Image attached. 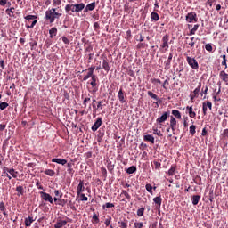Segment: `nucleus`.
<instances>
[{
  "label": "nucleus",
  "instance_id": "1",
  "mask_svg": "<svg viewBox=\"0 0 228 228\" xmlns=\"http://www.w3.org/2000/svg\"><path fill=\"white\" fill-rule=\"evenodd\" d=\"M61 15V12H56V8H51L45 12V20H47L50 24H53L56 19H60Z\"/></svg>",
  "mask_w": 228,
  "mask_h": 228
},
{
  "label": "nucleus",
  "instance_id": "2",
  "mask_svg": "<svg viewBox=\"0 0 228 228\" xmlns=\"http://www.w3.org/2000/svg\"><path fill=\"white\" fill-rule=\"evenodd\" d=\"M98 82H99V77H97V75L95 77H93V78H91L90 85L92 86V90H89V92L93 94V95H95V94L99 92V86L97 85Z\"/></svg>",
  "mask_w": 228,
  "mask_h": 228
},
{
  "label": "nucleus",
  "instance_id": "3",
  "mask_svg": "<svg viewBox=\"0 0 228 228\" xmlns=\"http://www.w3.org/2000/svg\"><path fill=\"white\" fill-rule=\"evenodd\" d=\"M185 20L189 24H192L193 22H199V18L197 17V12H188L187 15L185 16Z\"/></svg>",
  "mask_w": 228,
  "mask_h": 228
},
{
  "label": "nucleus",
  "instance_id": "4",
  "mask_svg": "<svg viewBox=\"0 0 228 228\" xmlns=\"http://www.w3.org/2000/svg\"><path fill=\"white\" fill-rule=\"evenodd\" d=\"M186 61L188 65L191 66V69H193V70H197L199 69V62H197V60H195V58L187 56Z\"/></svg>",
  "mask_w": 228,
  "mask_h": 228
},
{
  "label": "nucleus",
  "instance_id": "5",
  "mask_svg": "<svg viewBox=\"0 0 228 228\" xmlns=\"http://www.w3.org/2000/svg\"><path fill=\"white\" fill-rule=\"evenodd\" d=\"M168 117H170V111L163 112L161 117L156 119L157 124H159V126H163V123L167 122V120L168 119Z\"/></svg>",
  "mask_w": 228,
  "mask_h": 228
},
{
  "label": "nucleus",
  "instance_id": "6",
  "mask_svg": "<svg viewBox=\"0 0 228 228\" xmlns=\"http://www.w3.org/2000/svg\"><path fill=\"white\" fill-rule=\"evenodd\" d=\"M40 198L42 200H45V202H50V204H54V201L53 200V196L47 192L40 191L39 192Z\"/></svg>",
  "mask_w": 228,
  "mask_h": 228
},
{
  "label": "nucleus",
  "instance_id": "7",
  "mask_svg": "<svg viewBox=\"0 0 228 228\" xmlns=\"http://www.w3.org/2000/svg\"><path fill=\"white\" fill-rule=\"evenodd\" d=\"M118 99L121 104L127 102V96L122 88L118 93Z\"/></svg>",
  "mask_w": 228,
  "mask_h": 228
},
{
  "label": "nucleus",
  "instance_id": "8",
  "mask_svg": "<svg viewBox=\"0 0 228 228\" xmlns=\"http://www.w3.org/2000/svg\"><path fill=\"white\" fill-rule=\"evenodd\" d=\"M170 40V36L168 34H166L163 37H162V43L160 45L161 49H164L165 51H167L169 47L168 45V41Z\"/></svg>",
  "mask_w": 228,
  "mask_h": 228
},
{
  "label": "nucleus",
  "instance_id": "9",
  "mask_svg": "<svg viewBox=\"0 0 228 228\" xmlns=\"http://www.w3.org/2000/svg\"><path fill=\"white\" fill-rule=\"evenodd\" d=\"M88 72L86 74V76L84 77L83 81H88V79H93L94 77H95L96 75L94 74V71L95 70V67L92 66L90 68L87 69Z\"/></svg>",
  "mask_w": 228,
  "mask_h": 228
},
{
  "label": "nucleus",
  "instance_id": "10",
  "mask_svg": "<svg viewBox=\"0 0 228 228\" xmlns=\"http://www.w3.org/2000/svg\"><path fill=\"white\" fill-rule=\"evenodd\" d=\"M174 58V53H170L167 61H164L165 70H168L172 65V59Z\"/></svg>",
  "mask_w": 228,
  "mask_h": 228
},
{
  "label": "nucleus",
  "instance_id": "11",
  "mask_svg": "<svg viewBox=\"0 0 228 228\" xmlns=\"http://www.w3.org/2000/svg\"><path fill=\"white\" fill-rule=\"evenodd\" d=\"M170 129L173 131V134H175V130L177 129V119L174 116L170 118Z\"/></svg>",
  "mask_w": 228,
  "mask_h": 228
},
{
  "label": "nucleus",
  "instance_id": "12",
  "mask_svg": "<svg viewBox=\"0 0 228 228\" xmlns=\"http://www.w3.org/2000/svg\"><path fill=\"white\" fill-rule=\"evenodd\" d=\"M101 126H102V118H97L96 121L94 122L91 129L92 131H94V133H95V131H97V129H99Z\"/></svg>",
  "mask_w": 228,
  "mask_h": 228
},
{
  "label": "nucleus",
  "instance_id": "13",
  "mask_svg": "<svg viewBox=\"0 0 228 228\" xmlns=\"http://www.w3.org/2000/svg\"><path fill=\"white\" fill-rule=\"evenodd\" d=\"M85 191V182L83 180L79 181V183L77 187V195L79 196Z\"/></svg>",
  "mask_w": 228,
  "mask_h": 228
},
{
  "label": "nucleus",
  "instance_id": "14",
  "mask_svg": "<svg viewBox=\"0 0 228 228\" xmlns=\"http://www.w3.org/2000/svg\"><path fill=\"white\" fill-rule=\"evenodd\" d=\"M95 2H93L89 4H87L85 8H84V13H88V12H94V10H95Z\"/></svg>",
  "mask_w": 228,
  "mask_h": 228
},
{
  "label": "nucleus",
  "instance_id": "15",
  "mask_svg": "<svg viewBox=\"0 0 228 228\" xmlns=\"http://www.w3.org/2000/svg\"><path fill=\"white\" fill-rule=\"evenodd\" d=\"M65 12H66V13H69V12H72L73 13L74 12L77 13L76 4H66Z\"/></svg>",
  "mask_w": 228,
  "mask_h": 228
},
{
  "label": "nucleus",
  "instance_id": "16",
  "mask_svg": "<svg viewBox=\"0 0 228 228\" xmlns=\"http://www.w3.org/2000/svg\"><path fill=\"white\" fill-rule=\"evenodd\" d=\"M219 77L225 82V85H228V74L224 70L220 71Z\"/></svg>",
  "mask_w": 228,
  "mask_h": 228
},
{
  "label": "nucleus",
  "instance_id": "17",
  "mask_svg": "<svg viewBox=\"0 0 228 228\" xmlns=\"http://www.w3.org/2000/svg\"><path fill=\"white\" fill-rule=\"evenodd\" d=\"M65 225H67V220L58 219L56 224H54V227L61 228V227H65Z\"/></svg>",
  "mask_w": 228,
  "mask_h": 228
},
{
  "label": "nucleus",
  "instance_id": "18",
  "mask_svg": "<svg viewBox=\"0 0 228 228\" xmlns=\"http://www.w3.org/2000/svg\"><path fill=\"white\" fill-rule=\"evenodd\" d=\"M153 202L157 205V209H159L161 208V202H163V199L161 196H157L153 199Z\"/></svg>",
  "mask_w": 228,
  "mask_h": 228
},
{
  "label": "nucleus",
  "instance_id": "19",
  "mask_svg": "<svg viewBox=\"0 0 228 228\" xmlns=\"http://www.w3.org/2000/svg\"><path fill=\"white\" fill-rule=\"evenodd\" d=\"M102 69L105 72H108L110 70V62H108V58H104L102 61Z\"/></svg>",
  "mask_w": 228,
  "mask_h": 228
},
{
  "label": "nucleus",
  "instance_id": "20",
  "mask_svg": "<svg viewBox=\"0 0 228 228\" xmlns=\"http://www.w3.org/2000/svg\"><path fill=\"white\" fill-rule=\"evenodd\" d=\"M143 141L150 142V143H152V145H154V136L152 134L143 135Z\"/></svg>",
  "mask_w": 228,
  "mask_h": 228
},
{
  "label": "nucleus",
  "instance_id": "21",
  "mask_svg": "<svg viewBox=\"0 0 228 228\" xmlns=\"http://www.w3.org/2000/svg\"><path fill=\"white\" fill-rule=\"evenodd\" d=\"M75 10H77V13H79L85 10V4H75Z\"/></svg>",
  "mask_w": 228,
  "mask_h": 228
},
{
  "label": "nucleus",
  "instance_id": "22",
  "mask_svg": "<svg viewBox=\"0 0 228 228\" xmlns=\"http://www.w3.org/2000/svg\"><path fill=\"white\" fill-rule=\"evenodd\" d=\"M49 35L51 39L54 38V37L58 35V28H56V27L52 28L49 30Z\"/></svg>",
  "mask_w": 228,
  "mask_h": 228
},
{
  "label": "nucleus",
  "instance_id": "23",
  "mask_svg": "<svg viewBox=\"0 0 228 228\" xmlns=\"http://www.w3.org/2000/svg\"><path fill=\"white\" fill-rule=\"evenodd\" d=\"M52 163H57L58 165H67V159H53Z\"/></svg>",
  "mask_w": 228,
  "mask_h": 228
},
{
  "label": "nucleus",
  "instance_id": "24",
  "mask_svg": "<svg viewBox=\"0 0 228 228\" xmlns=\"http://www.w3.org/2000/svg\"><path fill=\"white\" fill-rule=\"evenodd\" d=\"M34 222H35V219H33V217L31 216H28L25 218V226L31 227V224H33Z\"/></svg>",
  "mask_w": 228,
  "mask_h": 228
},
{
  "label": "nucleus",
  "instance_id": "25",
  "mask_svg": "<svg viewBox=\"0 0 228 228\" xmlns=\"http://www.w3.org/2000/svg\"><path fill=\"white\" fill-rule=\"evenodd\" d=\"M81 97L82 99H84L83 105L85 106V108H86V104L92 101V99L90 98V94H88V96L86 97L85 94H82Z\"/></svg>",
  "mask_w": 228,
  "mask_h": 228
},
{
  "label": "nucleus",
  "instance_id": "26",
  "mask_svg": "<svg viewBox=\"0 0 228 228\" xmlns=\"http://www.w3.org/2000/svg\"><path fill=\"white\" fill-rule=\"evenodd\" d=\"M191 201H192L193 206H197V204H199V202L200 201V196L193 195L191 197Z\"/></svg>",
  "mask_w": 228,
  "mask_h": 228
},
{
  "label": "nucleus",
  "instance_id": "27",
  "mask_svg": "<svg viewBox=\"0 0 228 228\" xmlns=\"http://www.w3.org/2000/svg\"><path fill=\"white\" fill-rule=\"evenodd\" d=\"M107 169L109 172H110V174H113V171L115 170V164H113L111 161H109L107 163Z\"/></svg>",
  "mask_w": 228,
  "mask_h": 228
},
{
  "label": "nucleus",
  "instance_id": "28",
  "mask_svg": "<svg viewBox=\"0 0 228 228\" xmlns=\"http://www.w3.org/2000/svg\"><path fill=\"white\" fill-rule=\"evenodd\" d=\"M16 191H17V195L18 197H20V195H24V187L22 185L17 186L16 187Z\"/></svg>",
  "mask_w": 228,
  "mask_h": 228
},
{
  "label": "nucleus",
  "instance_id": "29",
  "mask_svg": "<svg viewBox=\"0 0 228 228\" xmlns=\"http://www.w3.org/2000/svg\"><path fill=\"white\" fill-rule=\"evenodd\" d=\"M151 20H154V22H158V20H159V14H158V12H152L151 13Z\"/></svg>",
  "mask_w": 228,
  "mask_h": 228
},
{
  "label": "nucleus",
  "instance_id": "30",
  "mask_svg": "<svg viewBox=\"0 0 228 228\" xmlns=\"http://www.w3.org/2000/svg\"><path fill=\"white\" fill-rule=\"evenodd\" d=\"M189 133L191 136H195V133H197V126L195 125H191L189 127Z\"/></svg>",
  "mask_w": 228,
  "mask_h": 228
},
{
  "label": "nucleus",
  "instance_id": "31",
  "mask_svg": "<svg viewBox=\"0 0 228 228\" xmlns=\"http://www.w3.org/2000/svg\"><path fill=\"white\" fill-rule=\"evenodd\" d=\"M44 174H45V175H49L50 177H54L56 172H54L53 169H45Z\"/></svg>",
  "mask_w": 228,
  "mask_h": 228
},
{
  "label": "nucleus",
  "instance_id": "32",
  "mask_svg": "<svg viewBox=\"0 0 228 228\" xmlns=\"http://www.w3.org/2000/svg\"><path fill=\"white\" fill-rule=\"evenodd\" d=\"M172 115L175 116V118H177L178 120H181V112L179 110H173Z\"/></svg>",
  "mask_w": 228,
  "mask_h": 228
},
{
  "label": "nucleus",
  "instance_id": "33",
  "mask_svg": "<svg viewBox=\"0 0 228 228\" xmlns=\"http://www.w3.org/2000/svg\"><path fill=\"white\" fill-rule=\"evenodd\" d=\"M175 170H177V166L172 165L168 170V175H174L175 174Z\"/></svg>",
  "mask_w": 228,
  "mask_h": 228
},
{
  "label": "nucleus",
  "instance_id": "34",
  "mask_svg": "<svg viewBox=\"0 0 228 228\" xmlns=\"http://www.w3.org/2000/svg\"><path fill=\"white\" fill-rule=\"evenodd\" d=\"M122 195H123L124 197H126V199L127 200H131V195L129 194V192H127V191L123 190V191H121L120 196L122 197Z\"/></svg>",
  "mask_w": 228,
  "mask_h": 228
},
{
  "label": "nucleus",
  "instance_id": "35",
  "mask_svg": "<svg viewBox=\"0 0 228 228\" xmlns=\"http://www.w3.org/2000/svg\"><path fill=\"white\" fill-rule=\"evenodd\" d=\"M136 172V166H132L126 169V174H134Z\"/></svg>",
  "mask_w": 228,
  "mask_h": 228
},
{
  "label": "nucleus",
  "instance_id": "36",
  "mask_svg": "<svg viewBox=\"0 0 228 228\" xmlns=\"http://www.w3.org/2000/svg\"><path fill=\"white\" fill-rule=\"evenodd\" d=\"M8 173L12 175V177L17 179V175L19 174V172L15 171V169L12 168L8 170Z\"/></svg>",
  "mask_w": 228,
  "mask_h": 228
},
{
  "label": "nucleus",
  "instance_id": "37",
  "mask_svg": "<svg viewBox=\"0 0 228 228\" xmlns=\"http://www.w3.org/2000/svg\"><path fill=\"white\" fill-rule=\"evenodd\" d=\"M13 10H15V8L12 7L10 9H6L5 12L7 13V15H9V17H15V15L13 14Z\"/></svg>",
  "mask_w": 228,
  "mask_h": 228
},
{
  "label": "nucleus",
  "instance_id": "38",
  "mask_svg": "<svg viewBox=\"0 0 228 228\" xmlns=\"http://www.w3.org/2000/svg\"><path fill=\"white\" fill-rule=\"evenodd\" d=\"M202 86V84H199V86H197V88L194 89L193 94H194V97H197V95H199V94H200V88Z\"/></svg>",
  "mask_w": 228,
  "mask_h": 228
},
{
  "label": "nucleus",
  "instance_id": "39",
  "mask_svg": "<svg viewBox=\"0 0 228 228\" xmlns=\"http://www.w3.org/2000/svg\"><path fill=\"white\" fill-rule=\"evenodd\" d=\"M195 40H199V37L195 38V37H191V41L188 43L190 47H195Z\"/></svg>",
  "mask_w": 228,
  "mask_h": 228
},
{
  "label": "nucleus",
  "instance_id": "40",
  "mask_svg": "<svg viewBox=\"0 0 228 228\" xmlns=\"http://www.w3.org/2000/svg\"><path fill=\"white\" fill-rule=\"evenodd\" d=\"M120 228H127V221H118V222Z\"/></svg>",
  "mask_w": 228,
  "mask_h": 228
},
{
  "label": "nucleus",
  "instance_id": "41",
  "mask_svg": "<svg viewBox=\"0 0 228 228\" xmlns=\"http://www.w3.org/2000/svg\"><path fill=\"white\" fill-rule=\"evenodd\" d=\"M92 223L93 224H99V215L94 213Z\"/></svg>",
  "mask_w": 228,
  "mask_h": 228
},
{
  "label": "nucleus",
  "instance_id": "42",
  "mask_svg": "<svg viewBox=\"0 0 228 228\" xmlns=\"http://www.w3.org/2000/svg\"><path fill=\"white\" fill-rule=\"evenodd\" d=\"M148 95L151 99H154V101H159L156 94L152 93V91H148Z\"/></svg>",
  "mask_w": 228,
  "mask_h": 228
},
{
  "label": "nucleus",
  "instance_id": "43",
  "mask_svg": "<svg viewBox=\"0 0 228 228\" xmlns=\"http://www.w3.org/2000/svg\"><path fill=\"white\" fill-rule=\"evenodd\" d=\"M9 104L6 102H3L0 103V110L1 111H4V110H6L8 108Z\"/></svg>",
  "mask_w": 228,
  "mask_h": 228
},
{
  "label": "nucleus",
  "instance_id": "44",
  "mask_svg": "<svg viewBox=\"0 0 228 228\" xmlns=\"http://www.w3.org/2000/svg\"><path fill=\"white\" fill-rule=\"evenodd\" d=\"M145 189L148 191V193H151V195H152L153 187H152V185H151V183H147L145 185Z\"/></svg>",
  "mask_w": 228,
  "mask_h": 228
},
{
  "label": "nucleus",
  "instance_id": "45",
  "mask_svg": "<svg viewBox=\"0 0 228 228\" xmlns=\"http://www.w3.org/2000/svg\"><path fill=\"white\" fill-rule=\"evenodd\" d=\"M29 45L31 47V51H35V49H37V41H35L34 39H31Z\"/></svg>",
  "mask_w": 228,
  "mask_h": 228
},
{
  "label": "nucleus",
  "instance_id": "46",
  "mask_svg": "<svg viewBox=\"0 0 228 228\" xmlns=\"http://www.w3.org/2000/svg\"><path fill=\"white\" fill-rule=\"evenodd\" d=\"M25 20H35L37 19V15H28L24 17Z\"/></svg>",
  "mask_w": 228,
  "mask_h": 228
},
{
  "label": "nucleus",
  "instance_id": "47",
  "mask_svg": "<svg viewBox=\"0 0 228 228\" xmlns=\"http://www.w3.org/2000/svg\"><path fill=\"white\" fill-rule=\"evenodd\" d=\"M145 213V208H141L137 210V216H143Z\"/></svg>",
  "mask_w": 228,
  "mask_h": 228
},
{
  "label": "nucleus",
  "instance_id": "48",
  "mask_svg": "<svg viewBox=\"0 0 228 228\" xmlns=\"http://www.w3.org/2000/svg\"><path fill=\"white\" fill-rule=\"evenodd\" d=\"M104 224H105L106 227H110V224H111V216H107V218L105 219Z\"/></svg>",
  "mask_w": 228,
  "mask_h": 228
},
{
  "label": "nucleus",
  "instance_id": "49",
  "mask_svg": "<svg viewBox=\"0 0 228 228\" xmlns=\"http://www.w3.org/2000/svg\"><path fill=\"white\" fill-rule=\"evenodd\" d=\"M153 165L155 167V170H159V168H161V162H158V161H153Z\"/></svg>",
  "mask_w": 228,
  "mask_h": 228
},
{
  "label": "nucleus",
  "instance_id": "50",
  "mask_svg": "<svg viewBox=\"0 0 228 228\" xmlns=\"http://www.w3.org/2000/svg\"><path fill=\"white\" fill-rule=\"evenodd\" d=\"M37 19H36V20H34L32 21L31 25H27L26 28H29V29H33V28H35V26H37Z\"/></svg>",
  "mask_w": 228,
  "mask_h": 228
},
{
  "label": "nucleus",
  "instance_id": "51",
  "mask_svg": "<svg viewBox=\"0 0 228 228\" xmlns=\"http://www.w3.org/2000/svg\"><path fill=\"white\" fill-rule=\"evenodd\" d=\"M61 40H62L63 44H65L66 45H69V44H70V40H69L68 37L65 36L61 37Z\"/></svg>",
  "mask_w": 228,
  "mask_h": 228
},
{
  "label": "nucleus",
  "instance_id": "52",
  "mask_svg": "<svg viewBox=\"0 0 228 228\" xmlns=\"http://www.w3.org/2000/svg\"><path fill=\"white\" fill-rule=\"evenodd\" d=\"M55 197H59V199H61L63 197V192L60 191L59 190L54 191Z\"/></svg>",
  "mask_w": 228,
  "mask_h": 228
},
{
  "label": "nucleus",
  "instance_id": "53",
  "mask_svg": "<svg viewBox=\"0 0 228 228\" xmlns=\"http://www.w3.org/2000/svg\"><path fill=\"white\" fill-rule=\"evenodd\" d=\"M80 197V200L84 201V202H87L88 201V197H86L85 194L80 193L79 196Z\"/></svg>",
  "mask_w": 228,
  "mask_h": 228
},
{
  "label": "nucleus",
  "instance_id": "54",
  "mask_svg": "<svg viewBox=\"0 0 228 228\" xmlns=\"http://www.w3.org/2000/svg\"><path fill=\"white\" fill-rule=\"evenodd\" d=\"M153 134H157V136H163V134H161V131L158 130V128H153Z\"/></svg>",
  "mask_w": 228,
  "mask_h": 228
},
{
  "label": "nucleus",
  "instance_id": "55",
  "mask_svg": "<svg viewBox=\"0 0 228 228\" xmlns=\"http://www.w3.org/2000/svg\"><path fill=\"white\" fill-rule=\"evenodd\" d=\"M45 45L47 48L51 47L53 45V40L52 39H46L45 42Z\"/></svg>",
  "mask_w": 228,
  "mask_h": 228
},
{
  "label": "nucleus",
  "instance_id": "56",
  "mask_svg": "<svg viewBox=\"0 0 228 228\" xmlns=\"http://www.w3.org/2000/svg\"><path fill=\"white\" fill-rule=\"evenodd\" d=\"M188 113H189L190 118H195V117H197V113H195V111L193 110H189Z\"/></svg>",
  "mask_w": 228,
  "mask_h": 228
},
{
  "label": "nucleus",
  "instance_id": "57",
  "mask_svg": "<svg viewBox=\"0 0 228 228\" xmlns=\"http://www.w3.org/2000/svg\"><path fill=\"white\" fill-rule=\"evenodd\" d=\"M188 113H189L190 118H195V117H197V113H195V111L193 110H189Z\"/></svg>",
  "mask_w": 228,
  "mask_h": 228
},
{
  "label": "nucleus",
  "instance_id": "58",
  "mask_svg": "<svg viewBox=\"0 0 228 228\" xmlns=\"http://www.w3.org/2000/svg\"><path fill=\"white\" fill-rule=\"evenodd\" d=\"M205 49L206 51H208V53H211L213 51V46L211 45V44H207L205 45Z\"/></svg>",
  "mask_w": 228,
  "mask_h": 228
},
{
  "label": "nucleus",
  "instance_id": "59",
  "mask_svg": "<svg viewBox=\"0 0 228 228\" xmlns=\"http://www.w3.org/2000/svg\"><path fill=\"white\" fill-rule=\"evenodd\" d=\"M61 0H53V6H61Z\"/></svg>",
  "mask_w": 228,
  "mask_h": 228
},
{
  "label": "nucleus",
  "instance_id": "60",
  "mask_svg": "<svg viewBox=\"0 0 228 228\" xmlns=\"http://www.w3.org/2000/svg\"><path fill=\"white\" fill-rule=\"evenodd\" d=\"M56 204H58V206H65V204H67V200L60 199L59 202H57Z\"/></svg>",
  "mask_w": 228,
  "mask_h": 228
},
{
  "label": "nucleus",
  "instance_id": "61",
  "mask_svg": "<svg viewBox=\"0 0 228 228\" xmlns=\"http://www.w3.org/2000/svg\"><path fill=\"white\" fill-rule=\"evenodd\" d=\"M106 208H115V204L113 203H106L102 206L103 209H106Z\"/></svg>",
  "mask_w": 228,
  "mask_h": 228
},
{
  "label": "nucleus",
  "instance_id": "62",
  "mask_svg": "<svg viewBox=\"0 0 228 228\" xmlns=\"http://www.w3.org/2000/svg\"><path fill=\"white\" fill-rule=\"evenodd\" d=\"M203 115H208V107L206 106V102L202 103Z\"/></svg>",
  "mask_w": 228,
  "mask_h": 228
},
{
  "label": "nucleus",
  "instance_id": "63",
  "mask_svg": "<svg viewBox=\"0 0 228 228\" xmlns=\"http://www.w3.org/2000/svg\"><path fill=\"white\" fill-rule=\"evenodd\" d=\"M205 105L211 110H213V103H211V102L208 101L207 102H205Z\"/></svg>",
  "mask_w": 228,
  "mask_h": 228
},
{
  "label": "nucleus",
  "instance_id": "64",
  "mask_svg": "<svg viewBox=\"0 0 228 228\" xmlns=\"http://www.w3.org/2000/svg\"><path fill=\"white\" fill-rule=\"evenodd\" d=\"M134 228H142L143 227V223L140 222V223H134Z\"/></svg>",
  "mask_w": 228,
  "mask_h": 228
}]
</instances>
